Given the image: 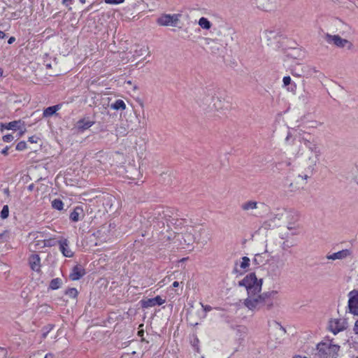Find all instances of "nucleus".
I'll list each match as a JSON object with an SVG mask.
<instances>
[{
  "instance_id": "f257e3e1",
  "label": "nucleus",
  "mask_w": 358,
  "mask_h": 358,
  "mask_svg": "<svg viewBox=\"0 0 358 358\" xmlns=\"http://www.w3.org/2000/svg\"><path fill=\"white\" fill-rule=\"evenodd\" d=\"M317 355L320 358H338L340 346L333 341H322L317 345Z\"/></svg>"
},
{
  "instance_id": "f03ea898",
  "label": "nucleus",
  "mask_w": 358,
  "mask_h": 358,
  "mask_svg": "<svg viewBox=\"0 0 358 358\" xmlns=\"http://www.w3.org/2000/svg\"><path fill=\"white\" fill-rule=\"evenodd\" d=\"M238 285L245 287L248 294H259L262 290V280L257 279L256 275L251 273L238 282Z\"/></svg>"
},
{
  "instance_id": "7ed1b4c3",
  "label": "nucleus",
  "mask_w": 358,
  "mask_h": 358,
  "mask_svg": "<svg viewBox=\"0 0 358 358\" xmlns=\"http://www.w3.org/2000/svg\"><path fill=\"white\" fill-rule=\"evenodd\" d=\"M325 40L329 44L334 45L339 48H346L348 50H351L354 48L353 43L351 41L343 38L337 34L331 35L327 34Z\"/></svg>"
},
{
  "instance_id": "20e7f679",
  "label": "nucleus",
  "mask_w": 358,
  "mask_h": 358,
  "mask_svg": "<svg viewBox=\"0 0 358 358\" xmlns=\"http://www.w3.org/2000/svg\"><path fill=\"white\" fill-rule=\"evenodd\" d=\"M284 266L283 260L273 257L268 262V273L272 277H278L280 275Z\"/></svg>"
},
{
  "instance_id": "39448f33",
  "label": "nucleus",
  "mask_w": 358,
  "mask_h": 358,
  "mask_svg": "<svg viewBox=\"0 0 358 358\" xmlns=\"http://www.w3.org/2000/svg\"><path fill=\"white\" fill-rule=\"evenodd\" d=\"M245 306L251 310H257L263 308L262 294H248L245 300Z\"/></svg>"
},
{
  "instance_id": "423d86ee",
  "label": "nucleus",
  "mask_w": 358,
  "mask_h": 358,
  "mask_svg": "<svg viewBox=\"0 0 358 358\" xmlns=\"http://www.w3.org/2000/svg\"><path fill=\"white\" fill-rule=\"evenodd\" d=\"M180 17L179 14H164L160 16L157 22L160 26L176 27L180 21Z\"/></svg>"
},
{
  "instance_id": "0eeeda50",
  "label": "nucleus",
  "mask_w": 358,
  "mask_h": 358,
  "mask_svg": "<svg viewBox=\"0 0 358 358\" xmlns=\"http://www.w3.org/2000/svg\"><path fill=\"white\" fill-rule=\"evenodd\" d=\"M176 241L180 243L182 248H188L192 246L194 242L195 238L192 231H186L182 234H178L174 236Z\"/></svg>"
},
{
  "instance_id": "6e6552de",
  "label": "nucleus",
  "mask_w": 358,
  "mask_h": 358,
  "mask_svg": "<svg viewBox=\"0 0 358 358\" xmlns=\"http://www.w3.org/2000/svg\"><path fill=\"white\" fill-rule=\"evenodd\" d=\"M263 307H266L268 310L271 309L274 306V303L278 299V292L277 290H271L262 293Z\"/></svg>"
},
{
  "instance_id": "1a4fd4ad",
  "label": "nucleus",
  "mask_w": 358,
  "mask_h": 358,
  "mask_svg": "<svg viewBox=\"0 0 358 358\" xmlns=\"http://www.w3.org/2000/svg\"><path fill=\"white\" fill-rule=\"evenodd\" d=\"M348 307L350 313L358 315V290L354 289L349 292Z\"/></svg>"
},
{
  "instance_id": "9d476101",
  "label": "nucleus",
  "mask_w": 358,
  "mask_h": 358,
  "mask_svg": "<svg viewBox=\"0 0 358 358\" xmlns=\"http://www.w3.org/2000/svg\"><path fill=\"white\" fill-rule=\"evenodd\" d=\"M329 329L336 334L345 329V322L342 319H332L329 321Z\"/></svg>"
},
{
  "instance_id": "9b49d317",
  "label": "nucleus",
  "mask_w": 358,
  "mask_h": 358,
  "mask_svg": "<svg viewBox=\"0 0 358 358\" xmlns=\"http://www.w3.org/2000/svg\"><path fill=\"white\" fill-rule=\"evenodd\" d=\"M141 306L144 308L155 306L156 305L160 306L165 303V300L160 296H157L151 299H145L141 301Z\"/></svg>"
},
{
  "instance_id": "f8f14e48",
  "label": "nucleus",
  "mask_w": 358,
  "mask_h": 358,
  "mask_svg": "<svg viewBox=\"0 0 358 358\" xmlns=\"http://www.w3.org/2000/svg\"><path fill=\"white\" fill-rule=\"evenodd\" d=\"M302 143L304 144V145L306 147V148L308 150L310 154L315 155H321V150L318 145L315 142L310 141L306 138H303Z\"/></svg>"
},
{
  "instance_id": "ddd939ff",
  "label": "nucleus",
  "mask_w": 358,
  "mask_h": 358,
  "mask_svg": "<svg viewBox=\"0 0 358 358\" xmlns=\"http://www.w3.org/2000/svg\"><path fill=\"white\" fill-rule=\"evenodd\" d=\"M59 250L64 256L66 257H71L73 255V252L69 248V241L66 238H63L59 241Z\"/></svg>"
},
{
  "instance_id": "4468645a",
  "label": "nucleus",
  "mask_w": 358,
  "mask_h": 358,
  "mask_svg": "<svg viewBox=\"0 0 358 358\" xmlns=\"http://www.w3.org/2000/svg\"><path fill=\"white\" fill-rule=\"evenodd\" d=\"M29 264L33 271H39L41 269V259L38 255H31L29 258Z\"/></svg>"
},
{
  "instance_id": "2eb2a0df",
  "label": "nucleus",
  "mask_w": 358,
  "mask_h": 358,
  "mask_svg": "<svg viewBox=\"0 0 358 358\" xmlns=\"http://www.w3.org/2000/svg\"><path fill=\"white\" fill-rule=\"evenodd\" d=\"M85 274V269L81 266H76L73 268L69 277L72 280H78Z\"/></svg>"
},
{
  "instance_id": "dca6fc26",
  "label": "nucleus",
  "mask_w": 358,
  "mask_h": 358,
  "mask_svg": "<svg viewBox=\"0 0 358 358\" xmlns=\"http://www.w3.org/2000/svg\"><path fill=\"white\" fill-rule=\"evenodd\" d=\"M94 124V121H91L88 119H82L77 122L76 129L78 131L83 132L85 130L90 128Z\"/></svg>"
},
{
  "instance_id": "f3484780",
  "label": "nucleus",
  "mask_w": 358,
  "mask_h": 358,
  "mask_svg": "<svg viewBox=\"0 0 358 358\" xmlns=\"http://www.w3.org/2000/svg\"><path fill=\"white\" fill-rule=\"evenodd\" d=\"M350 255V252L348 250H343L337 252H334L331 255H328L327 256V259L331 260L343 259L349 256Z\"/></svg>"
},
{
  "instance_id": "a211bd4d",
  "label": "nucleus",
  "mask_w": 358,
  "mask_h": 358,
  "mask_svg": "<svg viewBox=\"0 0 358 358\" xmlns=\"http://www.w3.org/2000/svg\"><path fill=\"white\" fill-rule=\"evenodd\" d=\"M52 245L50 244V240H37L31 243V246H32L35 250H39L44 248L45 247H50Z\"/></svg>"
},
{
  "instance_id": "6ab92c4d",
  "label": "nucleus",
  "mask_w": 358,
  "mask_h": 358,
  "mask_svg": "<svg viewBox=\"0 0 358 358\" xmlns=\"http://www.w3.org/2000/svg\"><path fill=\"white\" fill-rule=\"evenodd\" d=\"M250 260L248 257H243L241 259V261L240 262V263H238V262L236 263L235 270L236 271H238V266H239L241 271H243L244 272L246 271L250 266Z\"/></svg>"
},
{
  "instance_id": "aec40b11",
  "label": "nucleus",
  "mask_w": 358,
  "mask_h": 358,
  "mask_svg": "<svg viewBox=\"0 0 358 358\" xmlns=\"http://www.w3.org/2000/svg\"><path fill=\"white\" fill-rule=\"evenodd\" d=\"M115 133L117 136H125L127 134V124L124 122L117 124Z\"/></svg>"
},
{
  "instance_id": "412c9836",
  "label": "nucleus",
  "mask_w": 358,
  "mask_h": 358,
  "mask_svg": "<svg viewBox=\"0 0 358 358\" xmlns=\"http://www.w3.org/2000/svg\"><path fill=\"white\" fill-rule=\"evenodd\" d=\"M320 155H315L310 154L308 157V169L310 170V173L313 172L315 166H316L317 163L319 161V157Z\"/></svg>"
},
{
  "instance_id": "4be33fe9",
  "label": "nucleus",
  "mask_w": 358,
  "mask_h": 358,
  "mask_svg": "<svg viewBox=\"0 0 358 358\" xmlns=\"http://www.w3.org/2000/svg\"><path fill=\"white\" fill-rule=\"evenodd\" d=\"M60 108L61 106L59 104L48 107L43 110V115L44 117H50L53 115Z\"/></svg>"
},
{
  "instance_id": "5701e85b",
  "label": "nucleus",
  "mask_w": 358,
  "mask_h": 358,
  "mask_svg": "<svg viewBox=\"0 0 358 358\" xmlns=\"http://www.w3.org/2000/svg\"><path fill=\"white\" fill-rule=\"evenodd\" d=\"M24 122L23 121L19 120L10 122L9 123H8L7 125L6 126V129L16 130V129H20L21 127H24Z\"/></svg>"
},
{
  "instance_id": "b1692460",
  "label": "nucleus",
  "mask_w": 358,
  "mask_h": 358,
  "mask_svg": "<svg viewBox=\"0 0 358 358\" xmlns=\"http://www.w3.org/2000/svg\"><path fill=\"white\" fill-rule=\"evenodd\" d=\"M313 71L316 73L317 71L315 68H310L309 66L303 67L300 72L296 71V70L292 71V75L294 76L301 77L306 72L308 73V75H311L310 72Z\"/></svg>"
},
{
  "instance_id": "393cba45",
  "label": "nucleus",
  "mask_w": 358,
  "mask_h": 358,
  "mask_svg": "<svg viewBox=\"0 0 358 358\" xmlns=\"http://www.w3.org/2000/svg\"><path fill=\"white\" fill-rule=\"evenodd\" d=\"M258 203L254 201H248L241 205V208L245 211H249L257 208Z\"/></svg>"
},
{
  "instance_id": "a878e982",
  "label": "nucleus",
  "mask_w": 358,
  "mask_h": 358,
  "mask_svg": "<svg viewBox=\"0 0 358 358\" xmlns=\"http://www.w3.org/2000/svg\"><path fill=\"white\" fill-rule=\"evenodd\" d=\"M198 24L201 28L205 30H209L212 27V23L204 17H202L199 20Z\"/></svg>"
},
{
  "instance_id": "bb28decb",
  "label": "nucleus",
  "mask_w": 358,
  "mask_h": 358,
  "mask_svg": "<svg viewBox=\"0 0 358 358\" xmlns=\"http://www.w3.org/2000/svg\"><path fill=\"white\" fill-rule=\"evenodd\" d=\"M83 213V209L80 207H76L70 214V219L73 222H78L80 220V215Z\"/></svg>"
},
{
  "instance_id": "cd10ccee",
  "label": "nucleus",
  "mask_w": 358,
  "mask_h": 358,
  "mask_svg": "<svg viewBox=\"0 0 358 358\" xmlns=\"http://www.w3.org/2000/svg\"><path fill=\"white\" fill-rule=\"evenodd\" d=\"M110 108L116 110H124L126 109V104L122 100L117 99L110 105Z\"/></svg>"
},
{
  "instance_id": "c85d7f7f",
  "label": "nucleus",
  "mask_w": 358,
  "mask_h": 358,
  "mask_svg": "<svg viewBox=\"0 0 358 358\" xmlns=\"http://www.w3.org/2000/svg\"><path fill=\"white\" fill-rule=\"evenodd\" d=\"M62 283V281L60 278H54L50 281L49 287L52 289H57L60 287Z\"/></svg>"
},
{
  "instance_id": "c756f323",
  "label": "nucleus",
  "mask_w": 358,
  "mask_h": 358,
  "mask_svg": "<svg viewBox=\"0 0 358 358\" xmlns=\"http://www.w3.org/2000/svg\"><path fill=\"white\" fill-rule=\"evenodd\" d=\"M209 100H213L214 101L213 105L215 109L219 110L222 108V101L219 97L213 98V96H210L208 97L207 101H208Z\"/></svg>"
},
{
  "instance_id": "7c9ffc66",
  "label": "nucleus",
  "mask_w": 358,
  "mask_h": 358,
  "mask_svg": "<svg viewBox=\"0 0 358 358\" xmlns=\"http://www.w3.org/2000/svg\"><path fill=\"white\" fill-rule=\"evenodd\" d=\"M52 207L54 209L62 210L64 208V203L62 200L56 199L52 201Z\"/></svg>"
},
{
  "instance_id": "2f4dec72",
  "label": "nucleus",
  "mask_w": 358,
  "mask_h": 358,
  "mask_svg": "<svg viewBox=\"0 0 358 358\" xmlns=\"http://www.w3.org/2000/svg\"><path fill=\"white\" fill-rule=\"evenodd\" d=\"M9 232L7 230L0 231V243L6 242L9 239Z\"/></svg>"
},
{
  "instance_id": "473e14b6",
  "label": "nucleus",
  "mask_w": 358,
  "mask_h": 358,
  "mask_svg": "<svg viewBox=\"0 0 358 358\" xmlns=\"http://www.w3.org/2000/svg\"><path fill=\"white\" fill-rule=\"evenodd\" d=\"M9 215V208L7 205L4 206L1 211L0 216L2 219H6Z\"/></svg>"
},
{
  "instance_id": "72a5a7b5",
  "label": "nucleus",
  "mask_w": 358,
  "mask_h": 358,
  "mask_svg": "<svg viewBox=\"0 0 358 358\" xmlns=\"http://www.w3.org/2000/svg\"><path fill=\"white\" fill-rule=\"evenodd\" d=\"M66 294L70 297L76 298L78 295V291L76 288H71L66 292Z\"/></svg>"
},
{
  "instance_id": "f704fd0d",
  "label": "nucleus",
  "mask_w": 358,
  "mask_h": 358,
  "mask_svg": "<svg viewBox=\"0 0 358 358\" xmlns=\"http://www.w3.org/2000/svg\"><path fill=\"white\" fill-rule=\"evenodd\" d=\"M27 148V143L25 141H20L16 145V150L19 151L24 150Z\"/></svg>"
},
{
  "instance_id": "c9c22d12",
  "label": "nucleus",
  "mask_w": 358,
  "mask_h": 358,
  "mask_svg": "<svg viewBox=\"0 0 358 358\" xmlns=\"http://www.w3.org/2000/svg\"><path fill=\"white\" fill-rule=\"evenodd\" d=\"M148 50V48L147 46H143L140 48L139 50H136L135 52L137 54L138 56H141L144 53L147 52Z\"/></svg>"
},
{
  "instance_id": "e433bc0d",
  "label": "nucleus",
  "mask_w": 358,
  "mask_h": 358,
  "mask_svg": "<svg viewBox=\"0 0 358 358\" xmlns=\"http://www.w3.org/2000/svg\"><path fill=\"white\" fill-rule=\"evenodd\" d=\"M124 0H104V2L108 4H120L122 3Z\"/></svg>"
},
{
  "instance_id": "4c0bfd02",
  "label": "nucleus",
  "mask_w": 358,
  "mask_h": 358,
  "mask_svg": "<svg viewBox=\"0 0 358 358\" xmlns=\"http://www.w3.org/2000/svg\"><path fill=\"white\" fill-rule=\"evenodd\" d=\"M13 139H14V136L11 134H7V135H5L3 136V140L4 142L9 143V142H11L12 141H13Z\"/></svg>"
},
{
  "instance_id": "58836bf2",
  "label": "nucleus",
  "mask_w": 358,
  "mask_h": 358,
  "mask_svg": "<svg viewBox=\"0 0 358 358\" xmlns=\"http://www.w3.org/2000/svg\"><path fill=\"white\" fill-rule=\"evenodd\" d=\"M282 81H283L284 86H287L291 83L292 80L289 76H285L283 78Z\"/></svg>"
},
{
  "instance_id": "ea45409f",
  "label": "nucleus",
  "mask_w": 358,
  "mask_h": 358,
  "mask_svg": "<svg viewBox=\"0 0 358 358\" xmlns=\"http://www.w3.org/2000/svg\"><path fill=\"white\" fill-rule=\"evenodd\" d=\"M73 0H62V3L66 6V7H69V10H71V7L69 6L72 3Z\"/></svg>"
},
{
  "instance_id": "a19ab883",
  "label": "nucleus",
  "mask_w": 358,
  "mask_h": 358,
  "mask_svg": "<svg viewBox=\"0 0 358 358\" xmlns=\"http://www.w3.org/2000/svg\"><path fill=\"white\" fill-rule=\"evenodd\" d=\"M52 329V326L48 325L44 328L45 329V331H43V338H45L49 333V331Z\"/></svg>"
},
{
  "instance_id": "79ce46f5",
  "label": "nucleus",
  "mask_w": 358,
  "mask_h": 358,
  "mask_svg": "<svg viewBox=\"0 0 358 358\" xmlns=\"http://www.w3.org/2000/svg\"><path fill=\"white\" fill-rule=\"evenodd\" d=\"M257 4L258 8H259L260 9H262L263 10H268V6H266L264 4H262L259 0H257Z\"/></svg>"
},
{
  "instance_id": "37998d69",
  "label": "nucleus",
  "mask_w": 358,
  "mask_h": 358,
  "mask_svg": "<svg viewBox=\"0 0 358 358\" xmlns=\"http://www.w3.org/2000/svg\"><path fill=\"white\" fill-rule=\"evenodd\" d=\"M265 34L267 38H270L271 36H275V32L274 31H266Z\"/></svg>"
},
{
  "instance_id": "c03bdc74",
  "label": "nucleus",
  "mask_w": 358,
  "mask_h": 358,
  "mask_svg": "<svg viewBox=\"0 0 358 358\" xmlns=\"http://www.w3.org/2000/svg\"><path fill=\"white\" fill-rule=\"evenodd\" d=\"M353 330L356 334H358V320L355 323Z\"/></svg>"
},
{
  "instance_id": "a18cd8bd",
  "label": "nucleus",
  "mask_w": 358,
  "mask_h": 358,
  "mask_svg": "<svg viewBox=\"0 0 358 358\" xmlns=\"http://www.w3.org/2000/svg\"><path fill=\"white\" fill-rule=\"evenodd\" d=\"M29 141L31 143H37V138L36 136H31L29 138Z\"/></svg>"
},
{
  "instance_id": "49530a36",
  "label": "nucleus",
  "mask_w": 358,
  "mask_h": 358,
  "mask_svg": "<svg viewBox=\"0 0 358 358\" xmlns=\"http://www.w3.org/2000/svg\"><path fill=\"white\" fill-rule=\"evenodd\" d=\"M34 188H35V185H34V183L30 184V185L27 187L28 190H29V191H30V192L33 191V190L34 189Z\"/></svg>"
},
{
  "instance_id": "de8ad7c7",
  "label": "nucleus",
  "mask_w": 358,
  "mask_h": 358,
  "mask_svg": "<svg viewBox=\"0 0 358 358\" xmlns=\"http://www.w3.org/2000/svg\"><path fill=\"white\" fill-rule=\"evenodd\" d=\"M30 235H32L33 236H35V235H36L35 237L36 238L42 237L41 233H39V232L32 233V234H30Z\"/></svg>"
},
{
  "instance_id": "09e8293b",
  "label": "nucleus",
  "mask_w": 358,
  "mask_h": 358,
  "mask_svg": "<svg viewBox=\"0 0 358 358\" xmlns=\"http://www.w3.org/2000/svg\"><path fill=\"white\" fill-rule=\"evenodd\" d=\"M8 147L7 146L4 149H3L1 152L2 155H8Z\"/></svg>"
},
{
  "instance_id": "8fccbe9b",
  "label": "nucleus",
  "mask_w": 358,
  "mask_h": 358,
  "mask_svg": "<svg viewBox=\"0 0 358 358\" xmlns=\"http://www.w3.org/2000/svg\"><path fill=\"white\" fill-rule=\"evenodd\" d=\"M202 307L203 308L205 311H210L212 309L211 306H208V305L207 306L202 305Z\"/></svg>"
},
{
  "instance_id": "3c124183",
  "label": "nucleus",
  "mask_w": 358,
  "mask_h": 358,
  "mask_svg": "<svg viewBox=\"0 0 358 358\" xmlns=\"http://www.w3.org/2000/svg\"><path fill=\"white\" fill-rule=\"evenodd\" d=\"M259 258H261V255H256L255 258H254V262L259 264Z\"/></svg>"
},
{
  "instance_id": "603ef678",
  "label": "nucleus",
  "mask_w": 358,
  "mask_h": 358,
  "mask_svg": "<svg viewBox=\"0 0 358 358\" xmlns=\"http://www.w3.org/2000/svg\"><path fill=\"white\" fill-rule=\"evenodd\" d=\"M15 41V37L12 36L8 39V44H12Z\"/></svg>"
},
{
  "instance_id": "864d4df0",
  "label": "nucleus",
  "mask_w": 358,
  "mask_h": 358,
  "mask_svg": "<svg viewBox=\"0 0 358 358\" xmlns=\"http://www.w3.org/2000/svg\"><path fill=\"white\" fill-rule=\"evenodd\" d=\"M299 178H301L302 179H305V180H306L308 178H309V176H308L307 174H305V175H303V176H302V175H299Z\"/></svg>"
},
{
  "instance_id": "5fc2aeb1",
  "label": "nucleus",
  "mask_w": 358,
  "mask_h": 358,
  "mask_svg": "<svg viewBox=\"0 0 358 358\" xmlns=\"http://www.w3.org/2000/svg\"><path fill=\"white\" fill-rule=\"evenodd\" d=\"M5 36H6L5 33L2 31H0V39L4 38Z\"/></svg>"
},
{
  "instance_id": "6e6d98bb",
  "label": "nucleus",
  "mask_w": 358,
  "mask_h": 358,
  "mask_svg": "<svg viewBox=\"0 0 358 358\" xmlns=\"http://www.w3.org/2000/svg\"><path fill=\"white\" fill-rule=\"evenodd\" d=\"M44 358H54V355L52 354H47Z\"/></svg>"
},
{
  "instance_id": "4d7b16f0",
  "label": "nucleus",
  "mask_w": 358,
  "mask_h": 358,
  "mask_svg": "<svg viewBox=\"0 0 358 358\" xmlns=\"http://www.w3.org/2000/svg\"><path fill=\"white\" fill-rule=\"evenodd\" d=\"M178 286H179V282L178 281L173 282V287H178Z\"/></svg>"
},
{
  "instance_id": "13d9d810",
  "label": "nucleus",
  "mask_w": 358,
  "mask_h": 358,
  "mask_svg": "<svg viewBox=\"0 0 358 358\" xmlns=\"http://www.w3.org/2000/svg\"><path fill=\"white\" fill-rule=\"evenodd\" d=\"M171 236L168 235V236H165L163 239H166L167 241H169V240H171Z\"/></svg>"
},
{
  "instance_id": "bf43d9fd",
  "label": "nucleus",
  "mask_w": 358,
  "mask_h": 358,
  "mask_svg": "<svg viewBox=\"0 0 358 358\" xmlns=\"http://www.w3.org/2000/svg\"><path fill=\"white\" fill-rule=\"evenodd\" d=\"M92 7V5H90V6H88V8L86 9V10H90Z\"/></svg>"
},
{
  "instance_id": "052dcab7",
  "label": "nucleus",
  "mask_w": 358,
  "mask_h": 358,
  "mask_svg": "<svg viewBox=\"0 0 358 358\" xmlns=\"http://www.w3.org/2000/svg\"><path fill=\"white\" fill-rule=\"evenodd\" d=\"M81 3H85L86 0H79Z\"/></svg>"
},
{
  "instance_id": "680f3d73",
  "label": "nucleus",
  "mask_w": 358,
  "mask_h": 358,
  "mask_svg": "<svg viewBox=\"0 0 358 358\" xmlns=\"http://www.w3.org/2000/svg\"><path fill=\"white\" fill-rule=\"evenodd\" d=\"M3 73V71L1 69H0V76H2Z\"/></svg>"
},
{
  "instance_id": "e2e57ef3",
  "label": "nucleus",
  "mask_w": 358,
  "mask_h": 358,
  "mask_svg": "<svg viewBox=\"0 0 358 358\" xmlns=\"http://www.w3.org/2000/svg\"><path fill=\"white\" fill-rule=\"evenodd\" d=\"M138 334L139 335H143V331H138Z\"/></svg>"
},
{
  "instance_id": "0e129e2a",
  "label": "nucleus",
  "mask_w": 358,
  "mask_h": 358,
  "mask_svg": "<svg viewBox=\"0 0 358 358\" xmlns=\"http://www.w3.org/2000/svg\"><path fill=\"white\" fill-rule=\"evenodd\" d=\"M25 130H23L20 132V136L22 135L24 133Z\"/></svg>"
},
{
  "instance_id": "69168bd1",
  "label": "nucleus",
  "mask_w": 358,
  "mask_h": 358,
  "mask_svg": "<svg viewBox=\"0 0 358 358\" xmlns=\"http://www.w3.org/2000/svg\"><path fill=\"white\" fill-rule=\"evenodd\" d=\"M4 192H5L6 193H8V189H4Z\"/></svg>"
},
{
  "instance_id": "338daca9",
  "label": "nucleus",
  "mask_w": 358,
  "mask_h": 358,
  "mask_svg": "<svg viewBox=\"0 0 358 358\" xmlns=\"http://www.w3.org/2000/svg\"><path fill=\"white\" fill-rule=\"evenodd\" d=\"M294 358H306V357H300V356H298V357H294Z\"/></svg>"
},
{
  "instance_id": "774afa93",
  "label": "nucleus",
  "mask_w": 358,
  "mask_h": 358,
  "mask_svg": "<svg viewBox=\"0 0 358 358\" xmlns=\"http://www.w3.org/2000/svg\"><path fill=\"white\" fill-rule=\"evenodd\" d=\"M46 66H47V68H50L51 67L50 64H47Z\"/></svg>"
}]
</instances>
